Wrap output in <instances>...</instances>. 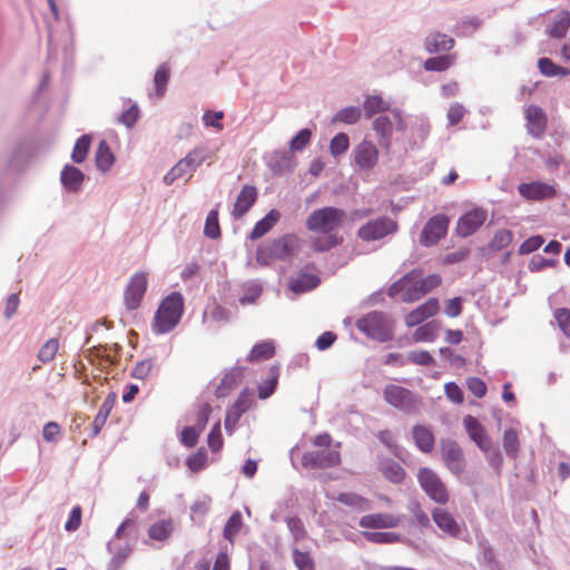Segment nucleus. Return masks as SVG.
<instances>
[{
    "label": "nucleus",
    "instance_id": "obj_58",
    "mask_svg": "<svg viewBox=\"0 0 570 570\" xmlns=\"http://www.w3.org/2000/svg\"><path fill=\"white\" fill-rule=\"evenodd\" d=\"M554 318L560 330L570 337V309L558 308L554 312Z\"/></svg>",
    "mask_w": 570,
    "mask_h": 570
},
{
    "label": "nucleus",
    "instance_id": "obj_53",
    "mask_svg": "<svg viewBox=\"0 0 570 570\" xmlns=\"http://www.w3.org/2000/svg\"><path fill=\"white\" fill-rule=\"evenodd\" d=\"M277 259L274 255L271 242L264 246H259L256 252V262L262 266H267L273 261Z\"/></svg>",
    "mask_w": 570,
    "mask_h": 570
},
{
    "label": "nucleus",
    "instance_id": "obj_3",
    "mask_svg": "<svg viewBox=\"0 0 570 570\" xmlns=\"http://www.w3.org/2000/svg\"><path fill=\"white\" fill-rule=\"evenodd\" d=\"M184 313V297L180 293L174 292L166 296L155 314L153 332L165 334L173 331L179 323Z\"/></svg>",
    "mask_w": 570,
    "mask_h": 570
},
{
    "label": "nucleus",
    "instance_id": "obj_25",
    "mask_svg": "<svg viewBox=\"0 0 570 570\" xmlns=\"http://www.w3.org/2000/svg\"><path fill=\"white\" fill-rule=\"evenodd\" d=\"M281 219V213L277 209H271L267 215L258 220L249 234L252 240L259 239L266 235Z\"/></svg>",
    "mask_w": 570,
    "mask_h": 570
},
{
    "label": "nucleus",
    "instance_id": "obj_29",
    "mask_svg": "<svg viewBox=\"0 0 570 570\" xmlns=\"http://www.w3.org/2000/svg\"><path fill=\"white\" fill-rule=\"evenodd\" d=\"M174 531L173 520H159L153 523L148 529V537L151 540L156 541H165L167 540Z\"/></svg>",
    "mask_w": 570,
    "mask_h": 570
},
{
    "label": "nucleus",
    "instance_id": "obj_28",
    "mask_svg": "<svg viewBox=\"0 0 570 570\" xmlns=\"http://www.w3.org/2000/svg\"><path fill=\"white\" fill-rule=\"evenodd\" d=\"M115 400H116V396L114 394H109L105 399L102 404L100 405L99 411L92 422V429H94L95 435H97L100 432V430L104 428V425L106 424V422L110 415V412L115 405Z\"/></svg>",
    "mask_w": 570,
    "mask_h": 570
},
{
    "label": "nucleus",
    "instance_id": "obj_5",
    "mask_svg": "<svg viewBox=\"0 0 570 570\" xmlns=\"http://www.w3.org/2000/svg\"><path fill=\"white\" fill-rule=\"evenodd\" d=\"M383 399L393 407L405 413H417L421 407V399L416 394L396 384H387L384 387Z\"/></svg>",
    "mask_w": 570,
    "mask_h": 570
},
{
    "label": "nucleus",
    "instance_id": "obj_64",
    "mask_svg": "<svg viewBox=\"0 0 570 570\" xmlns=\"http://www.w3.org/2000/svg\"><path fill=\"white\" fill-rule=\"evenodd\" d=\"M543 238L541 236H532L530 238H528L527 240H524L520 247H519V253L521 255H527V254H530L534 250H537L538 248H540L543 244Z\"/></svg>",
    "mask_w": 570,
    "mask_h": 570
},
{
    "label": "nucleus",
    "instance_id": "obj_31",
    "mask_svg": "<svg viewBox=\"0 0 570 570\" xmlns=\"http://www.w3.org/2000/svg\"><path fill=\"white\" fill-rule=\"evenodd\" d=\"M200 164L202 159H194V154H188L165 176L166 183L171 184L174 180L181 177L187 168H195Z\"/></svg>",
    "mask_w": 570,
    "mask_h": 570
},
{
    "label": "nucleus",
    "instance_id": "obj_42",
    "mask_svg": "<svg viewBox=\"0 0 570 570\" xmlns=\"http://www.w3.org/2000/svg\"><path fill=\"white\" fill-rule=\"evenodd\" d=\"M540 72L547 77L566 76L569 73L564 68L556 65L550 58H540L538 60Z\"/></svg>",
    "mask_w": 570,
    "mask_h": 570
},
{
    "label": "nucleus",
    "instance_id": "obj_35",
    "mask_svg": "<svg viewBox=\"0 0 570 570\" xmlns=\"http://www.w3.org/2000/svg\"><path fill=\"white\" fill-rule=\"evenodd\" d=\"M455 59L454 53L432 57L424 61L423 67L426 71H445L454 63Z\"/></svg>",
    "mask_w": 570,
    "mask_h": 570
},
{
    "label": "nucleus",
    "instance_id": "obj_41",
    "mask_svg": "<svg viewBox=\"0 0 570 570\" xmlns=\"http://www.w3.org/2000/svg\"><path fill=\"white\" fill-rule=\"evenodd\" d=\"M115 161V156L112 151L110 150L108 145H99L98 149L96 151V164L97 167L102 170L107 171L110 169Z\"/></svg>",
    "mask_w": 570,
    "mask_h": 570
},
{
    "label": "nucleus",
    "instance_id": "obj_6",
    "mask_svg": "<svg viewBox=\"0 0 570 570\" xmlns=\"http://www.w3.org/2000/svg\"><path fill=\"white\" fill-rule=\"evenodd\" d=\"M416 478L420 487L432 501L438 504L449 502V490L442 479L432 469L421 468Z\"/></svg>",
    "mask_w": 570,
    "mask_h": 570
},
{
    "label": "nucleus",
    "instance_id": "obj_47",
    "mask_svg": "<svg viewBox=\"0 0 570 570\" xmlns=\"http://www.w3.org/2000/svg\"><path fill=\"white\" fill-rule=\"evenodd\" d=\"M407 509H409L410 513L412 514V517L414 518L417 525H420L422 528L430 527V524H431L430 518H429L428 513L423 510L420 502H417L415 500L411 501L407 504Z\"/></svg>",
    "mask_w": 570,
    "mask_h": 570
},
{
    "label": "nucleus",
    "instance_id": "obj_50",
    "mask_svg": "<svg viewBox=\"0 0 570 570\" xmlns=\"http://www.w3.org/2000/svg\"><path fill=\"white\" fill-rule=\"evenodd\" d=\"M200 432L202 430L195 425L185 426L180 433V442L188 448H193L197 444Z\"/></svg>",
    "mask_w": 570,
    "mask_h": 570
},
{
    "label": "nucleus",
    "instance_id": "obj_21",
    "mask_svg": "<svg viewBox=\"0 0 570 570\" xmlns=\"http://www.w3.org/2000/svg\"><path fill=\"white\" fill-rule=\"evenodd\" d=\"M432 519L436 527L450 537L456 538L461 533V527L455 518L448 510L434 508Z\"/></svg>",
    "mask_w": 570,
    "mask_h": 570
},
{
    "label": "nucleus",
    "instance_id": "obj_33",
    "mask_svg": "<svg viewBox=\"0 0 570 570\" xmlns=\"http://www.w3.org/2000/svg\"><path fill=\"white\" fill-rule=\"evenodd\" d=\"M61 181L69 190L77 191L83 181V174L73 166H66L61 173Z\"/></svg>",
    "mask_w": 570,
    "mask_h": 570
},
{
    "label": "nucleus",
    "instance_id": "obj_61",
    "mask_svg": "<svg viewBox=\"0 0 570 570\" xmlns=\"http://www.w3.org/2000/svg\"><path fill=\"white\" fill-rule=\"evenodd\" d=\"M81 518H82V509L80 505H76L72 508L69 519L65 523V529L68 532L76 531L80 524H81Z\"/></svg>",
    "mask_w": 570,
    "mask_h": 570
},
{
    "label": "nucleus",
    "instance_id": "obj_59",
    "mask_svg": "<svg viewBox=\"0 0 570 570\" xmlns=\"http://www.w3.org/2000/svg\"><path fill=\"white\" fill-rule=\"evenodd\" d=\"M140 116V110L136 104H131L127 110H125L120 117L119 120L121 124H124L126 127L130 128L135 125L137 119Z\"/></svg>",
    "mask_w": 570,
    "mask_h": 570
},
{
    "label": "nucleus",
    "instance_id": "obj_9",
    "mask_svg": "<svg viewBox=\"0 0 570 570\" xmlns=\"http://www.w3.org/2000/svg\"><path fill=\"white\" fill-rule=\"evenodd\" d=\"M301 463L308 470L334 468L341 464V453L332 449L307 451L302 455Z\"/></svg>",
    "mask_w": 570,
    "mask_h": 570
},
{
    "label": "nucleus",
    "instance_id": "obj_62",
    "mask_svg": "<svg viewBox=\"0 0 570 570\" xmlns=\"http://www.w3.org/2000/svg\"><path fill=\"white\" fill-rule=\"evenodd\" d=\"M466 387L476 397L481 399L487 393L485 383L479 377H469L466 380Z\"/></svg>",
    "mask_w": 570,
    "mask_h": 570
},
{
    "label": "nucleus",
    "instance_id": "obj_4",
    "mask_svg": "<svg viewBox=\"0 0 570 570\" xmlns=\"http://www.w3.org/2000/svg\"><path fill=\"white\" fill-rule=\"evenodd\" d=\"M356 328L367 337L383 343L392 340L394 323L386 314L374 311L358 318Z\"/></svg>",
    "mask_w": 570,
    "mask_h": 570
},
{
    "label": "nucleus",
    "instance_id": "obj_17",
    "mask_svg": "<svg viewBox=\"0 0 570 570\" xmlns=\"http://www.w3.org/2000/svg\"><path fill=\"white\" fill-rule=\"evenodd\" d=\"M464 428L471 440L483 452L491 450L492 443L481 423L472 415H466L463 420Z\"/></svg>",
    "mask_w": 570,
    "mask_h": 570
},
{
    "label": "nucleus",
    "instance_id": "obj_57",
    "mask_svg": "<svg viewBox=\"0 0 570 570\" xmlns=\"http://www.w3.org/2000/svg\"><path fill=\"white\" fill-rule=\"evenodd\" d=\"M210 413L212 406L208 403L199 404L196 412L195 426L203 431L208 423Z\"/></svg>",
    "mask_w": 570,
    "mask_h": 570
},
{
    "label": "nucleus",
    "instance_id": "obj_44",
    "mask_svg": "<svg viewBox=\"0 0 570 570\" xmlns=\"http://www.w3.org/2000/svg\"><path fill=\"white\" fill-rule=\"evenodd\" d=\"M204 234L209 238H218L220 236V226L218 222V210L212 209L206 218Z\"/></svg>",
    "mask_w": 570,
    "mask_h": 570
},
{
    "label": "nucleus",
    "instance_id": "obj_14",
    "mask_svg": "<svg viewBox=\"0 0 570 570\" xmlns=\"http://www.w3.org/2000/svg\"><path fill=\"white\" fill-rule=\"evenodd\" d=\"M488 213L483 208H474L462 215L456 223L458 236L465 238L473 235L487 220Z\"/></svg>",
    "mask_w": 570,
    "mask_h": 570
},
{
    "label": "nucleus",
    "instance_id": "obj_45",
    "mask_svg": "<svg viewBox=\"0 0 570 570\" xmlns=\"http://www.w3.org/2000/svg\"><path fill=\"white\" fill-rule=\"evenodd\" d=\"M503 448L508 455L517 458L519 452V435L513 429L505 430L503 435Z\"/></svg>",
    "mask_w": 570,
    "mask_h": 570
},
{
    "label": "nucleus",
    "instance_id": "obj_20",
    "mask_svg": "<svg viewBox=\"0 0 570 570\" xmlns=\"http://www.w3.org/2000/svg\"><path fill=\"white\" fill-rule=\"evenodd\" d=\"M257 189L254 186L245 185L239 191L236 202L234 204L232 215L235 219L242 218L256 203Z\"/></svg>",
    "mask_w": 570,
    "mask_h": 570
},
{
    "label": "nucleus",
    "instance_id": "obj_38",
    "mask_svg": "<svg viewBox=\"0 0 570 570\" xmlns=\"http://www.w3.org/2000/svg\"><path fill=\"white\" fill-rule=\"evenodd\" d=\"M243 528V518L239 511H235L227 520L224 527V538L234 543L236 535Z\"/></svg>",
    "mask_w": 570,
    "mask_h": 570
},
{
    "label": "nucleus",
    "instance_id": "obj_36",
    "mask_svg": "<svg viewBox=\"0 0 570 570\" xmlns=\"http://www.w3.org/2000/svg\"><path fill=\"white\" fill-rule=\"evenodd\" d=\"M570 28V12L563 10L559 12L551 26L550 36L557 39L563 38Z\"/></svg>",
    "mask_w": 570,
    "mask_h": 570
},
{
    "label": "nucleus",
    "instance_id": "obj_46",
    "mask_svg": "<svg viewBox=\"0 0 570 570\" xmlns=\"http://www.w3.org/2000/svg\"><path fill=\"white\" fill-rule=\"evenodd\" d=\"M59 348V342L57 338L48 340L38 352V360L42 363L51 362Z\"/></svg>",
    "mask_w": 570,
    "mask_h": 570
},
{
    "label": "nucleus",
    "instance_id": "obj_16",
    "mask_svg": "<svg viewBox=\"0 0 570 570\" xmlns=\"http://www.w3.org/2000/svg\"><path fill=\"white\" fill-rule=\"evenodd\" d=\"M440 309L439 299L435 297L429 298L423 304L417 306L415 309L410 312L405 318V325L407 327H414L428 318L434 316Z\"/></svg>",
    "mask_w": 570,
    "mask_h": 570
},
{
    "label": "nucleus",
    "instance_id": "obj_15",
    "mask_svg": "<svg viewBox=\"0 0 570 570\" xmlns=\"http://www.w3.org/2000/svg\"><path fill=\"white\" fill-rule=\"evenodd\" d=\"M524 118L528 132L534 139H540L547 128L548 119L544 110L537 105H530L524 109Z\"/></svg>",
    "mask_w": 570,
    "mask_h": 570
},
{
    "label": "nucleus",
    "instance_id": "obj_51",
    "mask_svg": "<svg viewBox=\"0 0 570 570\" xmlns=\"http://www.w3.org/2000/svg\"><path fill=\"white\" fill-rule=\"evenodd\" d=\"M207 444L213 452H218L223 448L220 422L215 423L212 428L207 438Z\"/></svg>",
    "mask_w": 570,
    "mask_h": 570
},
{
    "label": "nucleus",
    "instance_id": "obj_1",
    "mask_svg": "<svg viewBox=\"0 0 570 570\" xmlns=\"http://www.w3.org/2000/svg\"><path fill=\"white\" fill-rule=\"evenodd\" d=\"M345 210L337 207H323L309 214L306 218V228L323 236L313 237L309 240V247L315 253L327 252L343 243V237L337 234V229L346 220Z\"/></svg>",
    "mask_w": 570,
    "mask_h": 570
},
{
    "label": "nucleus",
    "instance_id": "obj_8",
    "mask_svg": "<svg viewBox=\"0 0 570 570\" xmlns=\"http://www.w3.org/2000/svg\"><path fill=\"white\" fill-rule=\"evenodd\" d=\"M372 128L380 139L390 140L394 131H404L406 125L402 111L394 108L390 110L389 115L376 117L373 120Z\"/></svg>",
    "mask_w": 570,
    "mask_h": 570
},
{
    "label": "nucleus",
    "instance_id": "obj_34",
    "mask_svg": "<svg viewBox=\"0 0 570 570\" xmlns=\"http://www.w3.org/2000/svg\"><path fill=\"white\" fill-rule=\"evenodd\" d=\"M275 355V346L271 341H265L253 346L250 350L247 361L258 362L262 360H269Z\"/></svg>",
    "mask_w": 570,
    "mask_h": 570
},
{
    "label": "nucleus",
    "instance_id": "obj_24",
    "mask_svg": "<svg viewBox=\"0 0 570 570\" xmlns=\"http://www.w3.org/2000/svg\"><path fill=\"white\" fill-rule=\"evenodd\" d=\"M414 443L419 450L430 453L434 449L435 438L432 430L426 425H415L412 430Z\"/></svg>",
    "mask_w": 570,
    "mask_h": 570
},
{
    "label": "nucleus",
    "instance_id": "obj_39",
    "mask_svg": "<svg viewBox=\"0 0 570 570\" xmlns=\"http://www.w3.org/2000/svg\"><path fill=\"white\" fill-rule=\"evenodd\" d=\"M277 383L278 368L276 366H272L269 368L267 380L258 386V397L262 400L269 397L275 392Z\"/></svg>",
    "mask_w": 570,
    "mask_h": 570
},
{
    "label": "nucleus",
    "instance_id": "obj_19",
    "mask_svg": "<svg viewBox=\"0 0 570 570\" xmlns=\"http://www.w3.org/2000/svg\"><path fill=\"white\" fill-rule=\"evenodd\" d=\"M401 523V517L392 513H372L360 519V527L366 529L396 528Z\"/></svg>",
    "mask_w": 570,
    "mask_h": 570
},
{
    "label": "nucleus",
    "instance_id": "obj_2",
    "mask_svg": "<svg viewBox=\"0 0 570 570\" xmlns=\"http://www.w3.org/2000/svg\"><path fill=\"white\" fill-rule=\"evenodd\" d=\"M441 282L439 274L423 277L421 269H413L391 286L390 295H400L401 299L406 303L415 302L436 288Z\"/></svg>",
    "mask_w": 570,
    "mask_h": 570
},
{
    "label": "nucleus",
    "instance_id": "obj_52",
    "mask_svg": "<svg viewBox=\"0 0 570 570\" xmlns=\"http://www.w3.org/2000/svg\"><path fill=\"white\" fill-rule=\"evenodd\" d=\"M407 361L416 365H432L434 363L433 356L425 350L411 351L407 354Z\"/></svg>",
    "mask_w": 570,
    "mask_h": 570
},
{
    "label": "nucleus",
    "instance_id": "obj_22",
    "mask_svg": "<svg viewBox=\"0 0 570 570\" xmlns=\"http://www.w3.org/2000/svg\"><path fill=\"white\" fill-rule=\"evenodd\" d=\"M277 259H285L293 255L299 246V238L294 234H286L271 242Z\"/></svg>",
    "mask_w": 570,
    "mask_h": 570
},
{
    "label": "nucleus",
    "instance_id": "obj_30",
    "mask_svg": "<svg viewBox=\"0 0 570 570\" xmlns=\"http://www.w3.org/2000/svg\"><path fill=\"white\" fill-rule=\"evenodd\" d=\"M377 160L375 145H358L355 150V161L362 168L373 166Z\"/></svg>",
    "mask_w": 570,
    "mask_h": 570
},
{
    "label": "nucleus",
    "instance_id": "obj_48",
    "mask_svg": "<svg viewBox=\"0 0 570 570\" xmlns=\"http://www.w3.org/2000/svg\"><path fill=\"white\" fill-rule=\"evenodd\" d=\"M364 537L374 543H395L401 541V535L394 532H365Z\"/></svg>",
    "mask_w": 570,
    "mask_h": 570
},
{
    "label": "nucleus",
    "instance_id": "obj_63",
    "mask_svg": "<svg viewBox=\"0 0 570 570\" xmlns=\"http://www.w3.org/2000/svg\"><path fill=\"white\" fill-rule=\"evenodd\" d=\"M446 397L455 404L463 403V392L454 382L446 383L444 386Z\"/></svg>",
    "mask_w": 570,
    "mask_h": 570
},
{
    "label": "nucleus",
    "instance_id": "obj_23",
    "mask_svg": "<svg viewBox=\"0 0 570 570\" xmlns=\"http://www.w3.org/2000/svg\"><path fill=\"white\" fill-rule=\"evenodd\" d=\"M244 370L235 367L224 375L220 383L216 387L215 394L217 397H226L233 390H235L243 381Z\"/></svg>",
    "mask_w": 570,
    "mask_h": 570
},
{
    "label": "nucleus",
    "instance_id": "obj_11",
    "mask_svg": "<svg viewBox=\"0 0 570 570\" xmlns=\"http://www.w3.org/2000/svg\"><path fill=\"white\" fill-rule=\"evenodd\" d=\"M147 274L144 272L136 273L130 277L124 294L125 305L129 311L140 306L147 291Z\"/></svg>",
    "mask_w": 570,
    "mask_h": 570
},
{
    "label": "nucleus",
    "instance_id": "obj_49",
    "mask_svg": "<svg viewBox=\"0 0 570 570\" xmlns=\"http://www.w3.org/2000/svg\"><path fill=\"white\" fill-rule=\"evenodd\" d=\"M293 561L298 570H315V563L308 552L294 550Z\"/></svg>",
    "mask_w": 570,
    "mask_h": 570
},
{
    "label": "nucleus",
    "instance_id": "obj_43",
    "mask_svg": "<svg viewBox=\"0 0 570 570\" xmlns=\"http://www.w3.org/2000/svg\"><path fill=\"white\" fill-rule=\"evenodd\" d=\"M362 110L358 107L350 106L341 109L336 112L333 118V121L344 122V124H355L361 118Z\"/></svg>",
    "mask_w": 570,
    "mask_h": 570
},
{
    "label": "nucleus",
    "instance_id": "obj_32",
    "mask_svg": "<svg viewBox=\"0 0 570 570\" xmlns=\"http://www.w3.org/2000/svg\"><path fill=\"white\" fill-rule=\"evenodd\" d=\"M380 470L385 479L393 483H401L405 478L404 469L394 460H385Z\"/></svg>",
    "mask_w": 570,
    "mask_h": 570
},
{
    "label": "nucleus",
    "instance_id": "obj_54",
    "mask_svg": "<svg viewBox=\"0 0 570 570\" xmlns=\"http://www.w3.org/2000/svg\"><path fill=\"white\" fill-rule=\"evenodd\" d=\"M337 501L345 505L361 509L367 507V500L356 493H340L337 495Z\"/></svg>",
    "mask_w": 570,
    "mask_h": 570
},
{
    "label": "nucleus",
    "instance_id": "obj_27",
    "mask_svg": "<svg viewBox=\"0 0 570 570\" xmlns=\"http://www.w3.org/2000/svg\"><path fill=\"white\" fill-rule=\"evenodd\" d=\"M363 109L366 118L392 110L390 101L385 100L381 95L367 96L364 100Z\"/></svg>",
    "mask_w": 570,
    "mask_h": 570
},
{
    "label": "nucleus",
    "instance_id": "obj_13",
    "mask_svg": "<svg viewBox=\"0 0 570 570\" xmlns=\"http://www.w3.org/2000/svg\"><path fill=\"white\" fill-rule=\"evenodd\" d=\"M254 404L253 394L248 389L243 390L236 401L232 404V406L227 410L225 416V429L232 434L242 417V415L247 412L252 405Z\"/></svg>",
    "mask_w": 570,
    "mask_h": 570
},
{
    "label": "nucleus",
    "instance_id": "obj_37",
    "mask_svg": "<svg viewBox=\"0 0 570 570\" xmlns=\"http://www.w3.org/2000/svg\"><path fill=\"white\" fill-rule=\"evenodd\" d=\"M440 331V325L436 322H429L419 326L413 333L414 342H433Z\"/></svg>",
    "mask_w": 570,
    "mask_h": 570
},
{
    "label": "nucleus",
    "instance_id": "obj_55",
    "mask_svg": "<svg viewBox=\"0 0 570 570\" xmlns=\"http://www.w3.org/2000/svg\"><path fill=\"white\" fill-rule=\"evenodd\" d=\"M466 112H468V110L462 104H459V102L452 104L450 106V108L448 110V115H446L449 124L452 126L458 125L463 119V117L466 115Z\"/></svg>",
    "mask_w": 570,
    "mask_h": 570
},
{
    "label": "nucleus",
    "instance_id": "obj_12",
    "mask_svg": "<svg viewBox=\"0 0 570 570\" xmlns=\"http://www.w3.org/2000/svg\"><path fill=\"white\" fill-rule=\"evenodd\" d=\"M449 218L443 214L431 217L424 225L420 235V243L424 246H433L446 235Z\"/></svg>",
    "mask_w": 570,
    "mask_h": 570
},
{
    "label": "nucleus",
    "instance_id": "obj_40",
    "mask_svg": "<svg viewBox=\"0 0 570 570\" xmlns=\"http://www.w3.org/2000/svg\"><path fill=\"white\" fill-rule=\"evenodd\" d=\"M169 77L170 68L166 63L160 65L154 76V83L157 97H163L165 95Z\"/></svg>",
    "mask_w": 570,
    "mask_h": 570
},
{
    "label": "nucleus",
    "instance_id": "obj_10",
    "mask_svg": "<svg viewBox=\"0 0 570 570\" xmlns=\"http://www.w3.org/2000/svg\"><path fill=\"white\" fill-rule=\"evenodd\" d=\"M440 451L445 466L455 475L465 471L466 462L461 446L453 440L444 439L440 442Z\"/></svg>",
    "mask_w": 570,
    "mask_h": 570
},
{
    "label": "nucleus",
    "instance_id": "obj_60",
    "mask_svg": "<svg viewBox=\"0 0 570 570\" xmlns=\"http://www.w3.org/2000/svg\"><path fill=\"white\" fill-rule=\"evenodd\" d=\"M153 367H154L153 360H150V358L142 360L135 365V367L132 370V376L135 379L145 380L151 373Z\"/></svg>",
    "mask_w": 570,
    "mask_h": 570
},
{
    "label": "nucleus",
    "instance_id": "obj_26",
    "mask_svg": "<svg viewBox=\"0 0 570 570\" xmlns=\"http://www.w3.org/2000/svg\"><path fill=\"white\" fill-rule=\"evenodd\" d=\"M454 46V39L440 32L431 33L426 37L424 47L425 50L430 53H435L439 51H449Z\"/></svg>",
    "mask_w": 570,
    "mask_h": 570
},
{
    "label": "nucleus",
    "instance_id": "obj_7",
    "mask_svg": "<svg viewBox=\"0 0 570 570\" xmlns=\"http://www.w3.org/2000/svg\"><path fill=\"white\" fill-rule=\"evenodd\" d=\"M396 229L395 220L390 217H379L362 225L357 230V236L364 242H373L394 234Z\"/></svg>",
    "mask_w": 570,
    "mask_h": 570
},
{
    "label": "nucleus",
    "instance_id": "obj_18",
    "mask_svg": "<svg viewBox=\"0 0 570 570\" xmlns=\"http://www.w3.org/2000/svg\"><path fill=\"white\" fill-rule=\"evenodd\" d=\"M519 194L530 200H543L553 198L557 194L556 188L552 185L533 181L528 184H521L518 187Z\"/></svg>",
    "mask_w": 570,
    "mask_h": 570
},
{
    "label": "nucleus",
    "instance_id": "obj_56",
    "mask_svg": "<svg viewBox=\"0 0 570 570\" xmlns=\"http://www.w3.org/2000/svg\"><path fill=\"white\" fill-rule=\"evenodd\" d=\"M207 463V454L204 450H198L196 453L187 459V466L193 472H199Z\"/></svg>",
    "mask_w": 570,
    "mask_h": 570
}]
</instances>
